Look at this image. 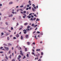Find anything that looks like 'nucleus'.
Segmentation results:
<instances>
[{"mask_svg": "<svg viewBox=\"0 0 61 61\" xmlns=\"http://www.w3.org/2000/svg\"><path fill=\"white\" fill-rule=\"evenodd\" d=\"M23 31H24V34H25L26 33L27 31H26V30L24 29L23 30Z\"/></svg>", "mask_w": 61, "mask_h": 61, "instance_id": "1", "label": "nucleus"}, {"mask_svg": "<svg viewBox=\"0 0 61 61\" xmlns=\"http://www.w3.org/2000/svg\"><path fill=\"white\" fill-rule=\"evenodd\" d=\"M4 48H5V49H6V50H7V51L8 50V47H4Z\"/></svg>", "mask_w": 61, "mask_h": 61, "instance_id": "2", "label": "nucleus"}, {"mask_svg": "<svg viewBox=\"0 0 61 61\" xmlns=\"http://www.w3.org/2000/svg\"><path fill=\"white\" fill-rule=\"evenodd\" d=\"M20 54L22 55V56H24V54L22 53V51H20Z\"/></svg>", "mask_w": 61, "mask_h": 61, "instance_id": "3", "label": "nucleus"}, {"mask_svg": "<svg viewBox=\"0 0 61 61\" xmlns=\"http://www.w3.org/2000/svg\"><path fill=\"white\" fill-rule=\"evenodd\" d=\"M21 56L19 55L18 56V59L19 60V59H20V58H21Z\"/></svg>", "mask_w": 61, "mask_h": 61, "instance_id": "4", "label": "nucleus"}, {"mask_svg": "<svg viewBox=\"0 0 61 61\" xmlns=\"http://www.w3.org/2000/svg\"><path fill=\"white\" fill-rule=\"evenodd\" d=\"M32 5L33 6V7L35 9H36V7L35 6H35V5H34V4H32Z\"/></svg>", "mask_w": 61, "mask_h": 61, "instance_id": "5", "label": "nucleus"}, {"mask_svg": "<svg viewBox=\"0 0 61 61\" xmlns=\"http://www.w3.org/2000/svg\"><path fill=\"white\" fill-rule=\"evenodd\" d=\"M38 55H36V56H38V57L39 56V55H40V54L39 53L38 54Z\"/></svg>", "mask_w": 61, "mask_h": 61, "instance_id": "6", "label": "nucleus"}, {"mask_svg": "<svg viewBox=\"0 0 61 61\" xmlns=\"http://www.w3.org/2000/svg\"><path fill=\"white\" fill-rule=\"evenodd\" d=\"M20 39L22 40V39H23V36H21L20 37Z\"/></svg>", "mask_w": 61, "mask_h": 61, "instance_id": "7", "label": "nucleus"}, {"mask_svg": "<svg viewBox=\"0 0 61 61\" xmlns=\"http://www.w3.org/2000/svg\"><path fill=\"white\" fill-rule=\"evenodd\" d=\"M25 36L26 38H27V37H28V35H26Z\"/></svg>", "mask_w": 61, "mask_h": 61, "instance_id": "8", "label": "nucleus"}, {"mask_svg": "<svg viewBox=\"0 0 61 61\" xmlns=\"http://www.w3.org/2000/svg\"><path fill=\"white\" fill-rule=\"evenodd\" d=\"M19 36V35L18 34H17L16 35V36L17 37H18Z\"/></svg>", "mask_w": 61, "mask_h": 61, "instance_id": "9", "label": "nucleus"}, {"mask_svg": "<svg viewBox=\"0 0 61 61\" xmlns=\"http://www.w3.org/2000/svg\"><path fill=\"white\" fill-rule=\"evenodd\" d=\"M40 51V49H37L36 50V51Z\"/></svg>", "mask_w": 61, "mask_h": 61, "instance_id": "10", "label": "nucleus"}, {"mask_svg": "<svg viewBox=\"0 0 61 61\" xmlns=\"http://www.w3.org/2000/svg\"><path fill=\"white\" fill-rule=\"evenodd\" d=\"M35 38L36 39V40H37V39H38L36 37V36H35Z\"/></svg>", "mask_w": 61, "mask_h": 61, "instance_id": "11", "label": "nucleus"}, {"mask_svg": "<svg viewBox=\"0 0 61 61\" xmlns=\"http://www.w3.org/2000/svg\"><path fill=\"white\" fill-rule=\"evenodd\" d=\"M13 15L12 14H11V15L9 16V17H12Z\"/></svg>", "mask_w": 61, "mask_h": 61, "instance_id": "12", "label": "nucleus"}, {"mask_svg": "<svg viewBox=\"0 0 61 61\" xmlns=\"http://www.w3.org/2000/svg\"><path fill=\"white\" fill-rule=\"evenodd\" d=\"M27 25V23H26L24 24L25 25Z\"/></svg>", "mask_w": 61, "mask_h": 61, "instance_id": "13", "label": "nucleus"}, {"mask_svg": "<svg viewBox=\"0 0 61 61\" xmlns=\"http://www.w3.org/2000/svg\"><path fill=\"white\" fill-rule=\"evenodd\" d=\"M5 58H6V59H8V58H7V56H5Z\"/></svg>", "mask_w": 61, "mask_h": 61, "instance_id": "14", "label": "nucleus"}, {"mask_svg": "<svg viewBox=\"0 0 61 61\" xmlns=\"http://www.w3.org/2000/svg\"><path fill=\"white\" fill-rule=\"evenodd\" d=\"M27 17L28 18H31V16H27Z\"/></svg>", "mask_w": 61, "mask_h": 61, "instance_id": "15", "label": "nucleus"}, {"mask_svg": "<svg viewBox=\"0 0 61 61\" xmlns=\"http://www.w3.org/2000/svg\"><path fill=\"white\" fill-rule=\"evenodd\" d=\"M32 10L33 11H35V9L33 8H32Z\"/></svg>", "mask_w": 61, "mask_h": 61, "instance_id": "16", "label": "nucleus"}, {"mask_svg": "<svg viewBox=\"0 0 61 61\" xmlns=\"http://www.w3.org/2000/svg\"><path fill=\"white\" fill-rule=\"evenodd\" d=\"M25 51L26 52V51H27V48H25Z\"/></svg>", "mask_w": 61, "mask_h": 61, "instance_id": "17", "label": "nucleus"}, {"mask_svg": "<svg viewBox=\"0 0 61 61\" xmlns=\"http://www.w3.org/2000/svg\"><path fill=\"white\" fill-rule=\"evenodd\" d=\"M8 45L9 46H11L12 45V44L10 43H8Z\"/></svg>", "mask_w": 61, "mask_h": 61, "instance_id": "18", "label": "nucleus"}, {"mask_svg": "<svg viewBox=\"0 0 61 61\" xmlns=\"http://www.w3.org/2000/svg\"><path fill=\"white\" fill-rule=\"evenodd\" d=\"M37 58H35V60H36V59H37V60H38V57H37Z\"/></svg>", "mask_w": 61, "mask_h": 61, "instance_id": "19", "label": "nucleus"}, {"mask_svg": "<svg viewBox=\"0 0 61 61\" xmlns=\"http://www.w3.org/2000/svg\"><path fill=\"white\" fill-rule=\"evenodd\" d=\"M38 21H39V19H38V18H37L36 20V21H38Z\"/></svg>", "mask_w": 61, "mask_h": 61, "instance_id": "20", "label": "nucleus"}, {"mask_svg": "<svg viewBox=\"0 0 61 61\" xmlns=\"http://www.w3.org/2000/svg\"><path fill=\"white\" fill-rule=\"evenodd\" d=\"M10 35V33H8L7 34H6L5 35V36H8V35Z\"/></svg>", "mask_w": 61, "mask_h": 61, "instance_id": "21", "label": "nucleus"}, {"mask_svg": "<svg viewBox=\"0 0 61 61\" xmlns=\"http://www.w3.org/2000/svg\"><path fill=\"white\" fill-rule=\"evenodd\" d=\"M37 33L38 34H39V33H40V32L38 31L37 32Z\"/></svg>", "mask_w": 61, "mask_h": 61, "instance_id": "22", "label": "nucleus"}, {"mask_svg": "<svg viewBox=\"0 0 61 61\" xmlns=\"http://www.w3.org/2000/svg\"><path fill=\"white\" fill-rule=\"evenodd\" d=\"M30 27V26H28L27 27V28H29Z\"/></svg>", "mask_w": 61, "mask_h": 61, "instance_id": "23", "label": "nucleus"}, {"mask_svg": "<svg viewBox=\"0 0 61 61\" xmlns=\"http://www.w3.org/2000/svg\"><path fill=\"white\" fill-rule=\"evenodd\" d=\"M27 43L28 44V45H29V44H30V43H29V42H27Z\"/></svg>", "mask_w": 61, "mask_h": 61, "instance_id": "24", "label": "nucleus"}, {"mask_svg": "<svg viewBox=\"0 0 61 61\" xmlns=\"http://www.w3.org/2000/svg\"><path fill=\"white\" fill-rule=\"evenodd\" d=\"M9 3L10 4H13V2H10Z\"/></svg>", "mask_w": 61, "mask_h": 61, "instance_id": "25", "label": "nucleus"}, {"mask_svg": "<svg viewBox=\"0 0 61 61\" xmlns=\"http://www.w3.org/2000/svg\"><path fill=\"white\" fill-rule=\"evenodd\" d=\"M4 46H6V44H3Z\"/></svg>", "mask_w": 61, "mask_h": 61, "instance_id": "26", "label": "nucleus"}, {"mask_svg": "<svg viewBox=\"0 0 61 61\" xmlns=\"http://www.w3.org/2000/svg\"><path fill=\"white\" fill-rule=\"evenodd\" d=\"M27 7H29V5H27Z\"/></svg>", "mask_w": 61, "mask_h": 61, "instance_id": "27", "label": "nucleus"}, {"mask_svg": "<svg viewBox=\"0 0 61 61\" xmlns=\"http://www.w3.org/2000/svg\"><path fill=\"white\" fill-rule=\"evenodd\" d=\"M25 56H24V57L23 58V59H25Z\"/></svg>", "mask_w": 61, "mask_h": 61, "instance_id": "28", "label": "nucleus"}, {"mask_svg": "<svg viewBox=\"0 0 61 61\" xmlns=\"http://www.w3.org/2000/svg\"><path fill=\"white\" fill-rule=\"evenodd\" d=\"M3 47H1L0 48V49H3Z\"/></svg>", "mask_w": 61, "mask_h": 61, "instance_id": "29", "label": "nucleus"}, {"mask_svg": "<svg viewBox=\"0 0 61 61\" xmlns=\"http://www.w3.org/2000/svg\"><path fill=\"white\" fill-rule=\"evenodd\" d=\"M11 30H13V27H11Z\"/></svg>", "mask_w": 61, "mask_h": 61, "instance_id": "30", "label": "nucleus"}, {"mask_svg": "<svg viewBox=\"0 0 61 61\" xmlns=\"http://www.w3.org/2000/svg\"><path fill=\"white\" fill-rule=\"evenodd\" d=\"M41 55H43V52L41 53Z\"/></svg>", "mask_w": 61, "mask_h": 61, "instance_id": "31", "label": "nucleus"}, {"mask_svg": "<svg viewBox=\"0 0 61 61\" xmlns=\"http://www.w3.org/2000/svg\"><path fill=\"white\" fill-rule=\"evenodd\" d=\"M29 9L30 10V9H31V7H30L29 8Z\"/></svg>", "mask_w": 61, "mask_h": 61, "instance_id": "32", "label": "nucleus"}, {"mask_svg": "<svg viewBox=\"0 0 61 61\" xmlns=\"http://www.w3.org/2000/svg\"><path fill=\"white\" fill-rule=\"evenodd\" d=\"M23 7V5H22L20 6V7Z\"/></svg>", "mask_w": 61, "mask_h": 61, "instance_id": "33", "label": "nucleus"}, {"mask_svg": "<svg viewBox=\"0 0 61 61\" xmlns=\"http://www.w3.org/2000/svg\"><path fill=\"white\" fill-rule=\"evenodd\" d=\"M7 40H9V37H8Z\"/></svg>", "mask_w": 61, "mask_h": 61, "instance_id": "34", "label": "nucleus"}, {"mask_svg": "<svg viewBox=\"0 0 61 61\" xmlns=\"http://www.w3.org/2000/svg\"><path fill=\"white\" fill-rule=\"evenodd\" d=\"M9 58H10L11 59V56H9Z\"/></svg>", "mask_w": 61, "mask_h": 61, "instance_id": "35", "label": "nucleus"}, {"mask_svg": "<svg viewBox=\"0 0 61 61\" xmlns=\"http://www.w3.org/2000/svg\"><path fill=\"white\" fill-rule=\"evenodd\" d=\"M10 53H11V51H9V53L10 54Z\"/></svg>", "mask_w": 61, "mask_h": 61, "instance_id": "36", "label": "nucleus"}, {"mask_svg": "<svg viewBox=\"0 0 61 61\" xmlns=\"http://www.w3.org/2000/svg\"><path fill=\"white\" fill-rule=\"evenodd\" d=\"M1 35H4V33H1Z\"/></svg>", "mask_w": 61, "mask_h": 61, "instance_id": "37", "label": "nucleus"}, {"mask_svg": "<svg viewBox=\"0 0 61 61\" xmlns=\"http://www.w3.org/2000/svg\"><path fill=\"white\" fill-rule=\"evenodd\" d=\"M32 25V26H34V24H33Z\"/></svg>", "mask_w": 61, "mask_h": 61, "instance_id": "38", "label": "nucleus"}, {"mask_svg": "<svg viewBox=\"0 0 61 61\" xmlns=\"http://www.w3.org/2000/svg\"><path fill=\"white\" fill-rule=\"evenodd\" d=\"M16 51L15 50V54H16Z\"/></svg>", "mask_w": 61, "mask_h": 61, "instance_id": "39", "label": "nucleus"}, {"mask_svg": "<svg viewBox=\"0 0 61 61\" xmlns=\"http://www.w3.org/2000/svg\"><path fill=\"white\" fill-rule=\"evenodd\" d=\"M32 52H35V50H34V49L32 50Z\"/></svg>", "mask_w": 61, "mask_h": 61, "instance_id": "40", "label": "nucleus"}, {"mask_svg": "<svg viewBox=\"0 0 61 61\" xmlns=\"http://www.w3.org/2000/svg\"><path fill=\"white\" fill-rule=\"evenodd\" d=\"M26 56H27V57H28V56H28V54H27V55H26Z\"/></svg>", "mask_w": 61, "mask_h": 61, "instance_id": "41", "label": "nucleus"}, {"mask_svg": "<svg viewBox=\"0 0 61 61\" xmlns=\"http://www.w3.org/2000/svg\"><path fill=\"white\" fill-rule=\"evenodd\" d=\"M36 19V18H34L33 19L34 20H35V19Z\"/></svg>", "mask_w": 61, "mask_h": 61, "instance_id": "42", "label": "nucleus"}, {"mask_svg": "<svg viewBox=\"0 0 61 61\" xmlns=\"http://www.w3.org/2000/svg\"><path fill=\"white\" fill-rule=\"evenodd\" d=\"M21 14H24V13H23V12L22 11H21Z\"/></svg>", "mask_w": 61, "mask_h": 61, "instance_id": "43", "label": "nucleus"}, {"mask_svg": "<svg viewBox=\"0 0 61 61\" xmlns=\"http://www.w3.org/2000/svg\"><path fill=\"white\" fill-rule=\"evenodd\" d=\"M24 13H26V11H24Z\"/></svg>", "mask_w": 61, "mask_h": 61, "instance_id": "44", "label": "nucleus"}, {"mask_svg": "<svg viewBox=\"0 0 61 61\" xmlns=\"http://www.w3.org/2000/svg\"><path fill=\"white\" fill-rule=\"evenodd\" d=\"M13 39H16V38H15V37H13Z\"/></svg>", "mask_w": 61, "mask_h": 61, "instance_id": "45", "label": "nucleus"}, {"mask_svg": "<svg viewBox=\"0 0 61 61\" xmlns=\"http://www.w3.org/2000/svg\"><path fill=\"white\" fill-rule=\"evenodd\" d=\"M34 16H35V17H36V16H37L36 15V14L34 15Z\"/></svg>", "mask_w": 61, "mask_h": 61, "instance_id": "46", "label": "nucleus"}, {"mask_svg": "<svg viewBox=\"0 0 61 61\" xmlns=\"http://www.w3.org/2000/svg\"><path fill=\"white\" fill-rule=\"evenodd\" d=\"M31 17L32 18H34V16L31 15Z\"/></svg>", "mask_w": 61, "mask_h": 61, "instance_id": "47", "label": "nucleus"}, {"mask_svg": "<svg viewBox=\"0 0 61 61\" xmlns=\"http://www.w3.org/2000/svg\"><path fill=\"white\" fill-rule=\"evenodd\" d=\"M32 55H34L35 53L34 52H33L32 53Z\"/></svg>", "mask_w": 61, "mask_h": 61, "instance_id": "48", "label": "nucleus"}, {"mask_svg": "<svg viewBox=\"0 0 61 61\" xmlns=\"http://www.w3.org/2000/svg\"><path fill=\"white\" fill-rule=\"evenodd\" d=\"M26 10H28V8H26Z\"/></svg>", "mask_w": 61, "mask_h": 61, "instance_id": "49", "label": "nucleus"}, {"mask_svg": "<svg viewBox=\"0 0 61 61\" xmlns=\"http://www.w3.org/2000/svg\"><path fill=\"white\" fill-rule=\"evenodd\" d=\"M32 15V13H30V14H29V15Z\"/></svg>", "mask_w": 61, "mask_h": 61, "instance_id": "50", "label": "nucleus"}, {"mask_svg": "<svg viewBox=\"0 0 61 61\" xmlns=\"http://www.w3.org/2000/svg\"><path fill=\"white\" fill-rule=\"evenodd\" d=\"M21 29H22V28H20V29H19V30H21Z\"/></svg>", "mask_w": 61, "mask_h": 61, "instance_id": "51", "label": "nucleus"}, {"mask_svg": "<svg viewBox=\"0 0 61 61\" xmlns=\"http://www.w3.org/2000/svg\"><path fill=\"white\" fill-rule=\"evenodd\" d=\"M26 30L27 31H29V29H26Z\"/></svg>", "mask_w": 61, "mask_h": 61, "instance_id": "52", "label": "nucleus"}, {"mask_svg": "<svg viewBox=\"0 0 61 61\" xmlns=\"http://www.w3.org/2000/svg\"><path fill=\"white\" fill-rule=\"evenodd\" d=\"M38 61H41V59H39L38 60Z\"/></svg>", "mask_w": 61, "mask_h": 61, "instance_id": "53", "label": "nucleus"}, {"mask_svg": "<svg viewBox=\"0 0 61 61\" xmlns=\"http://www.w3.org/2000/svg\"><path fill=\"white\" fill-rule=\"evenodd\" d=\"M18 23H17V25H16V26H17V25H18Z\"/></svg>", "mask_w": 61, "mask_h": 61, "instance_id": "54", "label": "nucleus"}, {"mask_svg": "<svg viewBox=\"0 0 61 61\" xmlns=\"http://www.w3.org/2000/svg\"><path fill=\"white\" fill-rule=\"evenodd\" d=\"M12 61H15V60L13 59L12 60Z\"/></svg>", "mask_w": 61, "mask_h": 61, "instance_id": "55", "label": "nucleus"}, {"mask_svg": "<svg viewBox=\"0 0 61 61\" xmlns=\"http://www.w3.org/2000/svg\"><path fill=\"white\" fill-rule=\"evenodd\" d=\"M37 26V25H36L35 26V27H36Z\"/></svg>", "mask_w": 61, "mask_h": 61, "instance_id": "56", "label": "nucleus"}, {"mask_svg": "<svg viewBox=\"0 0 61 61\" xmlns=\"http://www.w3.org/2000/svg\"><path fill=\"white\" fill-rule=\"evenodd\" d=\"M3 51H0V53H3Z\"/></svg>", "mask_w": 61, "mask_h": 61, "instance_id": "57", "label": "nucleus"}, {"mask_svg": "<svg viewBox=\"0 0 61 61\" xmlns=\"http://www.w3.org/2000/svg\"><path fill=\"white\" fill-rule=\"evenodd\" d=\"M2 4H0V6H2Z\"/></svg>", "mask_w": 61, "mask_h": 61, "instance_id": "58", "label": "nucleus"}, {"mask_svg": "<svg viewBox=\"0 0 61 61\" xmlns=\"http://www.w3.org/2000/svg\"><path fill=\"white\" fill-rule=\"evenodd\" d=\"M12 50H13V49H14V47H12Z\"/></svg>", "mask_w": 61, "mask_h": 61, "instance_id": "59", "label": "nucleus"}, {"mask_svg": "<svg viewBox=\"0 0 61 61\" xmlns=\"http://www.w3.org/2000/svg\"><path fill=\"white\" fill-rule=\"evenodd\" d=\"M19 18L20 19V18H21V16H19Z\"/></svg>", "mask_w": 61, "mask_h": 61, "instance_id": "60", "label": "nucleus"}, {"mask_svg": "<svg viewBox=\"0 0 61 61\" xmlns=\"http://www.w3.org/2000/svg\"><path fill=\"white\" fill-rule=\"evenodd\" d=\"M27 15H28V12H27Z\"/></svg>", "mask_w": 61, "mask_h": 61, "instance_id": "61", "label": "nucleus"}, {"mask_svg": "<svg viewBox=\"0 0 61 61\" xmlns=\"http://www.w3.org/2000/svg\"><path fill=\"white\" fill-rule=\"evenodd\" d=\"M33 18H31V19H30V20H33Z\"/></svg>", "mask_w": 61, "mask_h": 61, "instance_id": "62", "label": "nucleus"}, {"mask_svg": "<svg viewBox=\"0 0 61 61\" xmlns=\"http://www.w3.org/2000/svg\"><path fill=\"white\" fill-rule=\"evenodd\" d=\"M12 14H15V13H14V12H12Z\"/></svg>", "mask_w": 61, "mask_h": 61, "instance_id": "63", "label": "nucleus"}, {"mask_svg": "<svg viewBox=\"0 0 61 61\" xmlns=\"http://www.w3.org/2000/svg\"><path fill=\"white\" fill-rule=\"evenodd\" d=\"M36 33V31H35L33 32V34H34V33Z\"/></svg>", "mask_w": 61, "mask_h": 61, "instance_id": "64", "label": "nucleus"}]
</instances>
